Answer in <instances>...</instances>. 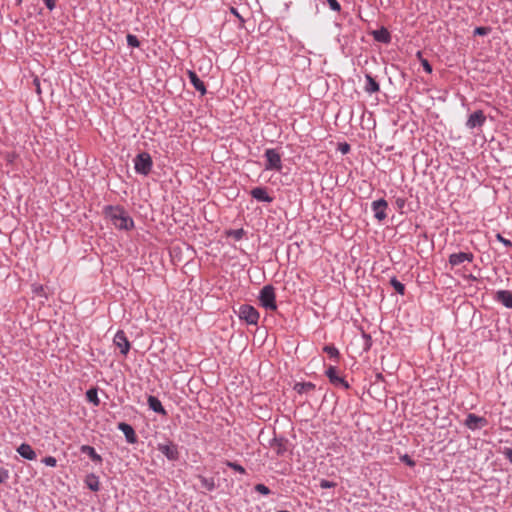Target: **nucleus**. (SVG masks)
Instances as JSON below:
<instances>
[{
    "label": "nucleus",
    "mask_w": 512,
    "mask_h": 512,
    "mask_svg": "<svg viewBox=\"0 0 512 512\" xmlns=\"http://www.w3.org/2000/svg\"><path fill=\"white\" fill-rule=\"evenodd\" d=\"M86 399L95 406H98L100 404V400L98 398V391L96 388H90L87 390Z\"/></svg>",
    "instance_id": "obj_25"
},
{
    "label": "nucleus",
    "mask_w": 512,
    "mask_h": 512,
    "mask_svg": "<svg viewBox=\"0 0 512 512\" xmlns=\"http://www.w3.org/2000/svg\"><path fill=\"white\" fill-rule=\"evenodd\" d=\"M326 1L331 10H333L335 12H339L341 10V6L337 0H326Z\"/></svg>",
    "instance_id": "obj_36"
},
{
    "label": "nucleus",
    "mask_w": 512,
    "mask_h": 512,
    "mask_svg": "<svg viewBox=\"0 0 512 512\" xmlns=\"http://www.w3.org/2000/svg\"><path fill=\"white\" fill-rule=\"evenodd\" d=\"M502 454L509 460V462L512 464V448L505 447L502 450Z\"/></svg>",
    "instance_id": "obj_39"
},
{
    "label": "nucleus",
    "mask_w": 512,
    "mask_h": 512,
    "mask_svg": "<svg viewBox=\"0 0 512 512\" xmlns=\"http://www.w3.org/2000/svg\"><path fill=\"white\" fill-rule=\"evenodd\" d=\"M231 12L237 17L240 19L241 22H244V19L239 15L238 11L236 8L234 7H231Z\"/></svg>",
    "instance_id": "obj_44"
},
{
    "label": "nucleus",
    "mask_w": 512,
    "mask_h": 512,
    "mask_svg": "<svg viewBox=\"0 0 512 512\" xmlns=\"http://www.w3.org/2000/svg\"><path fill=\"white\" fill-rule=\"evenodd\" d=\"M315 384L312 383V382H297L295 383L293 389L299 393V394H302V393H308L312 390L315 389Z\"/></svg>",
    "instance_id": "obj_23"
},
{
    "label": "nucleus",
    "mask_w": 512,
    "mask_h": 512,
    "mask_svg": "<svg viewBox=\"0 0 512 512\" xmlns=\"http://www.w3.org/2000/svg\"><path fill=\"white\" fill-rule=\"evenodd\" d=\"M251 196L260 202L271 203L273 198L268 195L266 188L256 187L251 190Z\"/></svg>",
    "instance_id": "obj_16"
},
{
    "label": "nucleus",
    "mask_w": 512,
    "mask_h": 512,
    "mask_svg": "<svg viewBox=\"0 0 512 512\" xmlns=\"http://www.w3.org/2000/svg\"><path fill=\"white\" fill-rule=\"evenodd\" d=\"M152 165V158L147 152H141L134 158V169L140 175L147 176L151 172Z\"/></svg>",
    "instance_id": "obj_3"
},
{
    "label": "nucleus",
    "mask_w": 512,
    "mask_h": 512,
    "mask_svg": "<svg viewBox=\"0 0 512 512\" xmlns=\"http://www.w3.org/2000/svg\"><path fill=\"white\" fill-rule=\"evenodd\" d=\"M387 201L385 199H378L372 202V210L374 212V217L378 221H383L386 217V209H387Z\"/></svg>",
    "instance_id": "obj_10"
},
{
    "label": "nucleus",
    "mask_w": 512,
    "mask_h": 512,
    "mask_svg": "<svg viewBox=\"0 0 512 512\" xmlns=\"http://www.w3.org/2000/svg\"><path fill=\"white\" fill-rule=\"evenodd\" d=\"M486 121V116L482 110L474 111L472 114L469 115L466 126L469 129H474L477 127H481L484 125Z\"/></svg>",
    "instance_id": "obj_9"
},
{
    "label": "nucleus",
    "mask_w": 512,
    "mask_h": 512,
    "mask_svg": "<svg viewBox=\"0 0 512 512\" xmlns=\"http://www.w3.org/2000/svg\"><path fill=\"white\" fill-rule=\"evenodd\" d=\"M8 478V471L0 468V484L3 483Z\"/></svg>",
    "instance_id": "obj_43"
},
{
    "label": "nucleus",
    "mask_w": 512,
    "mask_h": 512,
    "mask_svg": "<svg viewBox=\"0 0 512 512\" xmlns=\"http://www.w3.org/2000/svg\"><path fill=\"white\" fill-rule=\"evenodd\" d=\"M372 35L377 42L383 44H389L391 42V34L385 27H381L380 29L374 30L372 32Z\"/></svg>",
    "instance_id": "obj_18"
},
{
    "label": "nucleus",
    "mask_w": 512,
    "mask_h": 512,
    "mask_svg": "<svg viewBox=\"0 0 512 512\" xmlns=\"http://www.w3.org/2000/svg\"><path fill=\"white\" fill-rule=\"evenodd\" d=\"M496 239L507 247L512 246V242L509 239L504 238L500 233L496 234Z\"/></svg>",
    "instance_id": "obj_38"
},
{
    "label": "nucleus",
    "mask_w": 512,
    "mask_h": 512,
    "mask_svg": "<svg viewBox=\"0 0 512 512\" xmlns=\"http://www.w3.org/2000/svg\"><path fill=\"white\" fill-rule=\"evenodd\" d=\"M80 452L89 456V458L95 463L101 464L103 461L102 457L96 452L94 447L90 445H82L80 447Z\"/></svg>",
    "instance_id": "obj_20"
},
{
    "label": "nucleus",
    "mask_w": 512,
    "mask_h": 512,
    "mask_svg": "<svg viewBox=\"0 0 512 512\" xmlns=\"http://www.w3.org/2000/svg\"><path fill=\"white\" fill-rule=\"evenodd\" d=\"M244 235H245V231L242 228L236 229V230H230L228 232V236L233 237L237 241L241 240Z\"/></svg>",
    "instance_id": "obj_31"
},
{
    "label": "nucleus",
    "mask_w": 512,
    "mask_h": 512,
    "mask_svg": "<svg viewBox=\"0 0 512 512\" xmlns=\"http://www.w3.org/2000/svg\"><path fill=\"white\" fill-rule=\"evenodd\" d=\"M157 449L170 461L179 459L178 447L173 442L159 443Z\"/></svg>",
    "instance_id": "obj_6"
},
{
    "label": "nucleus",
    "mask_w": 512,
    "mask_h": 512,
    "mask_svg": "<svg viewBox=\"0 0 512 512\" xmlns=\"http://www.w3.org/2000/svg\"><path fill=\"white\" fill-rule=\"evenodd\" d=\"M104 215L117 229L128 231L134 227L133 219L122 206L108 205L104 208Z\"/></svg>",
    "instance_id": "obj_1"
},
{
    "label": "nucleus",
    "mask_w": 512,
    "mask_h": 512,
    "mask_svg": "<svg viewBox=\"0 0 512 512\" xmlns=\"http://www.w3.org/2000/svg\"><path fill=\"white\" fill-rule=\"evenodd\" d=\"M490 31H491V28H490V27L480 26V27H476V28H475V30H474V35L485 36V35H487Z\"/></svg>",
    "instance_id": "obj_33"
},
{
    "label": "nucleus",
    "mask_w": 512,
    "mask_h": 512,
    "mask_svg": "<svg viewBox=\"0 0 512 512\" xmlns=\"http://www.w3.org/2000/svg\"><path fill=\"white\" fill-rule=\"evenodd\" d=\"M189 80L193 87L201 93V95H204L206 93V86L204 82L198 77L196 72L192 70H188L187 72Z\"/></svg>",
    "instance_id": "obj_15"
},
{
    "label": "nucleus",
    "mask_w": 512,
    "mask_h": 512,
    "mask_svg": "<svg viewBox=\"0 0 512 512\" xmlns=\"http://www.w3.org/2000/svg\"><path fill=\"white\" fill-rule=\"evenodd\" d=\"M85 483L87 485V487L93 491V492H97L99 491L100 489V482H99V478L98 476H96L95 474H89L87 477H86V480H85Z\"/></svg>",
    "instance_id": "obj_24"
},
{
    "label": "nucleus",
    "mask_w": 512,
    "mask_h": 512,
    "mask_svg": "<svg viewBox=\"0 0 512 512\" xmlns=\"http://www.w3.org/2000/svg\"><path fill=\"white\" fill-rule=\"evenodd\" d=\"M396 203L398 205L399 208H402L404 205H405V200L404 199H401V198H398L396 200Z\"/></svg>",
    "instance_id": "obj_45"
},
{
    "label": "nucleus",
    "mask_w": 512,
    "mask_h": 512,
    "mask_svg": "<svg viewBox=\"0 0 512 512\" xmlns=\"http://www.w3.org/2000/svg\"><path fill=\"white\" fill-rule=\"evenodd\" d=\"M325 375L328 377L329 381L333 384V385H341L343 386L345 389H348L349 388V384L344 380V378L340 377L338 374H337V369L336 367L334 366H330L328 367V369L326 370L325 372Z\"/></svg>",
    "instance_id": "obj_12"
},
{
    "label": "nucleus",
    "mask_w": 512,
    "mask_h": 512,
    "mask_svg": "<svg viewBox=\"0 0 512 512\" xmlns=\"http://www.w3.org/2000/svg\"><path fill=\"white\" fill-rule=\"evenodd\" d=\"M17 452L20 454L21 457H23L24 459H27V460H34L36 459V453L35 451L33 450V448L27 444V443H22L18 448H17Z\"/></svg>",
    "instance_id": "obj_21"
},
{
    "label": "nucleus",
    "mask_w": 512,
    "mask_h": 512,
    "mask_svg": "<svg viewBox=\"0 0 512 512\" xmlns=\"http://www.w3.org/2000/svg\"><path fill=\"white\" fill-rule=\"evenodd\" d=\"M474 255L470 252L453 253L449 256V263L452 266H458L465 261L472 262Z\"/></svg>",
    "instance_id": "obj_14"
},
{
    "label": "nucleus",
    "mask_w": 512,
    "mask_h": 512,
    "mask_svg": "<svg viewBox=\"0 0 512 512\" xmlns=\"http://www.w3.org/2000/svg\"><path fill=\"white\" fill-rule=\"evenodd\" d=\"M401 460H402L403 462H405V463H406L407 465H409V466H414V465H415L414 460H412V459H411V457H410L409 455H407V454H406V455H404V456L401 458Z\"/></svg>",
    "instance_id": "obj_42"
},
{
    "label": "nucleus",
    "mask_w": 512,
    "mask_h": 512,
    "mask_svg": "<svg viewBox=\"0 0 512 512\" xmlns=\"http://www.w3.org/2000/svg\"><path fill=\"white\" fill-rule=\"evenodd\" d=\"M377 378H378V379H381V378H382V375H381V374H378V375H377Z\"/></svg>",
    "instance_id": "obj_47"
},
{
    "label": "nucleus",
    "mask_w": 512,
    "mask_h": 512,
    "mask_svg": "<svg viewBox=\"0 0 512 512\" xmlns=\"http://www.w3.org/2000/svg\"><path fill=\"white\" fill-rule=\"evenodd\" d=\"M113 343L120 349V353L126 356L130 350V342L123 330H118L114 336Z\"/></svg>",
    "instance_id": "obj_8"
},
{
    "label": "nucleus",
    "mask_w": 512,
    "mask_h": 512,
    "mask_svg": "<svg viewBox=\"0 0 512 512\" xmlns=\"http://www.w3.org/2000/svg\"><path fill=\"white\" fill-rule=\"evenodd\" d=\"M366 85L364 87L365 92L368 94L377 93L380 91L379 83L371 76V74L365 75Z\"/></svg>",
    "instance_id": "obj_22"
},
{
    "label": "nucleus",
    "mask_w": 512,
    "mask_h": 512,
    "mask_svg": "<svg viewBox=\"0 0 512 512\" xmlns=\"http://www.w3.org/2000/svg\"><path fill=\"white\" fill-rule=\"evenodd\" d=\"M118 429L124 434L125 439L128 443L134 444L137 442V435L133 427L125 422L118 423Z\"/></svg>",
    "instance_id": "obj_13"
},
{
    "label": "nucleus",
    "mask_w": 512,
    "mask_h": 512,
    "mask_svg": "<svg viewBox=\"0 0 512 512\" xmlns=\"http://www.w3.org/2000/svg\"><path fill=\"white\" fill-rule=\"evenodd\" d=\"M42 462L46 465V466H50V467H55L56 464H57V460L55 457H52V456H47L45 457Z\"/></svg>",
    "instance_id": "obj_37"
},
{
    "label": "nucleus",
    "mask_w": 512,
    "mask_h": 512,
    "mask_svg": "<svg viewBox=\"0 0 512 512\" xmlns=\"http://www.w3.org/2000/svg\"><path fill=\"white\" fill-rule=\"evenodd\" d=\"M339 151L342 154H347L350 151V145L348 143H340L339 144Z\"/></svg>",
    "instance_id": "obj_40"
},
{
    "label": "nucleus",
    "mask_w": 512,
    "mask_h": 512,
    "mask_svg": "<svg viewBox=\"0 0 512 512\" xmlns=\"http://www.w3.org/2000/svg\"><path fill=\"white\" fill-rule=\"evenodd\" d=\"M43 2L49 10H53L56 6V0H43Z\"/></svg>",
    "instance_id": "obj_41"
},
{
    "label": "nucleus",
    "mask_w": 512,
    "mask_h": 512,
    "mask_svg": "<svg viewBox=\"0 0 512 512\" xmlns=\"http://www.w3.org/2000/svg\"><path fill=\"white\" fill-rule=\"evenodd\" d=\"M390 284L395 289V291L400 295H403L405 293V285L398 281L395 277L391 278Z\"/></svg>",
    "instance_id": "obj_28"
},
{
    "label": "nucleus",
    "mask_w": 512,
    "mask_h": 512,
    "mask_svg": "<svg viewBox=\"0 0 512 512\" xmlns=\"http://www.w3.org/2000/svg\"><path fill=\"white\" fill-rule=\"evenodd\" d=\"M421 55H422V54H421V52L419 51V52L417 53V56L421 59V64H422V66H423V69H424L427 73H429V74H430V73H432V66H431V64L428 62V60H427V59H423V58H421Z\"/></svg>",
    "instance_id": "obj_32"
},
{
    "label": "nucleus",
    "mask_w": 512,
    "mask_h": 512,
    "mask_svg": "<svg viewBox=\"0 0 512 512\" xmlns=\"http://www.w3.org/2000/svg\"><path fill=\"white\" fill-rule=\"evenodd\" d=\"M126 39H127L128 46H130L132 48H138L140 46V41L135 35L128 34L126 36Z\"/></svg>",
    "instance_id": "obj_30"
},
{
    "label": "nucleus",
    "mask_w": 512,
    "mask_h": 512,
    "mask_svg": "<svg viewBox=\"0 0 512 512\" xmlns=\"http://www.w3.org/2000/svg\"><path fill=\"white\" fill-rule=\"evenodd\" d=\"M465 426L470 430H479L488 425V420L485 417L469 413L464 422Z\"/></svg>",
    "instance_id": "obj_7"
},
{
    "label": "nucleus",
    "mask_w": 512,
    "mask_h": 512,
    "mask_svg": "<svg viewBox=\"0 0 512 512\" xmlns=\"http://www.w3.org/2000/svg\"><path fill=\"white\" fill-rule=\"evenodd\" d=\"M200 483L202 487L206 488L208 491H213L216 487L215 481L213 478H206L204 476H199Z\"/></svg>",
    "instance_id": "obj_26"
},
{
    "label": "nucleus",
    "mask_w": 512,
    "mask_h": 512,
    "mask_svg": "<svg viewBox=\"0 0 512 512\" xmlns=\"http://www.w3.org/2000/svg\"><path fill=\"white\" fill-rule=\"evenodd\" d=\"M226 466L241 474L246 473L245 468L242 465L238 464L237 462L226 461Z\"/></svg>",
    "instance_id": "obj_29"
},
{
    "label": "nucleus",
    "mask_w": 512,
    "mask_h": 512,
    "mask_svg": "<svg viewBox=\"0 0 512 512\" xmlns=\"http://www.w3.org/2000/svg\"><path fill=\"white\" fill-rule=\"evenodd\" d=\"M267 170L280 171L282 169L281 155L275 149H267L265 151Z\"/></svg>",
    "instance_id": "obj_5"
},
{
    "label": "nucleus",
    "mask_w": 512,
    "mask_h": 512,
    "mask_svg": "<svg viewBox=\"0 0 512 512\" xmlns=\"http://www.w3.org/2000/svg\"><path fill=\"white\" fill-rule=\"evenodd\" d=\"M255 490H256L258 493L262 494V495H268V494H270V489H269L267 486H265L264 484H257V485L255 486Z\"/></svg>",
    "instance_id": "obj_35"
},
{
    "label": "nucleus",
    "mask_w": 512,
    "mask_h": 512,
    "mask_svg": "<svg viewBox=\"0 0 512 512\" xmlns=\"http://www.w3.org/2000/svg\"><path fill=\"white\" fill-rule=\"evenodd\" d=\"M238 315L241 320L249 325H257L259 320V312L249 304H242L239 307Z\"/></svg>",
    "instance_id": "obj_4"
},
{
    "label": "nucleus",
    "mask_w": 512,
    "mask_h": 512,
    "mask_svg": "<svg viewBox=\"0 0 512 512\" xmlns=\"http://www.w3.org/2000/svg\"><path fill=\"white\" fill-rule=\"evenodd\" d=\"M319 486H320L322 489H329V488H334V487H336V483H335V482H332V481H329V480H326V479H321V480H320V483H319Z\"/></svg>",
    "instance_id": "obj_34"
},
{
    "label": "nucleus",
    "mask_w": 512,
    "mask_h": 512,
    "mask_svg": "<svg viewBox=\"0 0 512 512\" xmlns=\"http://www.w3.org/2000/svg\"><path fill=\"white\" fill-rule=\"evenodd\" d=\"M35 291L38 293L40 291H43V287L42 286H39L38 288L35 289Z\"/></svg>",
    "instance_id": "obj_46"
},
{
    "label": "nucleus",
    "mask_w": 512,
    "mask_h": 512,
    "mask_svg": "<svg viewBox=\"0 0 512 512\" xmlns=\"http://www.w3.org/2000/svg\"><path fill=\"white\" fill-rule=\"evenodd\" d=\"M323 351L329 355L330 358L338 360L339 350L334 345H325Z\"/></svg>",
    "instance_id": "obj_27"
},
{
    "label": "nucleus",
    "mask_w": 512,
    "mask_h": 512,
    "mask_svg": "<svg viewBox=\"0 0 512 512\" xmlns=\"http://www.w3.org/2000/svg\"><path fill=\"white\" fill-rule=\"evenodd\" d=\"M270 447L276 452L278 456H284V454L287 452L288 447V440L284 437H274L270 440Z\"/></svg>",
    "instance_id": "obj_11"
},
{
    "label": "nucleus",
    "mask_w": 512,
    "mask_h": 512,
    "mask_svg": "<svg viewBox=\"0 0 512 512\" xmlns=\"http://www.w3.org/2000/svg\"><path fill=\"white\" fill-rule=\"evenodd\" d=\"M259 302L262 307H264L267 310H276L277 304H276V295H275V289L272 285H265L259 293Z\"/></svg>",
    "instance_id": "obj_2"
},
{
    "label": "nucleus",
    "mask_w": 512,
    "mask_h": 512,
    "mask_svg": "<svg viewBox=\"0 0 512 512\" xmlns=\"http://www.w3.org/2000/svg\"><path fill=\"white\" fill-rule=\"evenodd\" d=\"M147 403L152 411L163 416L167 415L165 408L163 407L161 401L157 397L153 395L148 396Z\"/></svg>",
    "instance_id": "obj_17"
},
{
    "label": "nucleus",
    "mask_w": 512,
    "mask_h": 512,
    "mask_svg": "<svg viewBox=\"0 0 512 512\" xmlns=\"http://www.w3.org/2000/svg\"><path fill=\"white\" fill-rule=\"evenodd\" d=\"M495 299L503 304L506 308H512V292L508 290H499Z\"/></svg>",
    "instance_id": "obj_19"
}]
</instances>
